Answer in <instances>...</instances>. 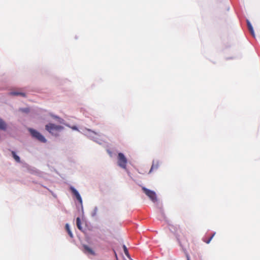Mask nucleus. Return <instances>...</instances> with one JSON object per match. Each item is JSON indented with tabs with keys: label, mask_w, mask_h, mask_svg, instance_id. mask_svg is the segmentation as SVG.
<instances>
[{
	"label": "nucleus",
	"mask_w": 260,
	"mask_h": 260,
	"mask_svg": "<svg viewBox=\"0 0 260 260\" xmlns=\"http://www.w3.org/2000/svg\"><path fill=\"white\" fill-rule=\"evenodd\" d=\"M20 111H21L23 112L28 113L29 111V110L28 108H24V109H21Z\"/></svg>",
	"instance_id": "16"
},
{
	"label": "nucleus",
	"mask_w": 260,
	"mask_h": 260,
	"mask_svg": "<svg viewBox=\"0 0 260 260\" xmlns=\"http://www.w3.org/2000/svg\"><path fill=\"white\" fill-rule=\"evenodd\" d=\"M247 26H248V29H249L250 32L251 33V34L252 35L253 37H254V32L253 28L250 22L248 20H247Z\"/></svg>",
	"instance_id": "7"
},
{
	"label": "nucleus",
	"mask_w": 260,
	"mask_h": 260,
	"mask_svg": "<svg viewBox=\"0 0 260 260\" xmlns=\"http://www.w3.org/2000/svg\"><path fill=\"white\" fill-rule=\"evenodd\" d=\"M29 132L34 138H36L39 141L43 143H45L46 142V139L45 137L37 131L32 128H29Z\"/></svg>",
	"instance_id": "2"
},
{
	"label": "nucleus",
	"mask_w": 260,
	"mask_h": 260,
	"mask_svg": "<svg viewBox=\"0 0 260 260\" xmlns=\"http://www.w3.org/2000/svg\"><path fill=\"white\" fill-rule=\"evenodd\" d=\"M215 233H214L208 240H204V242H206L207 244H209L212 239V238H213V237L215 236Z\"/></svg>",
	"instance_id": "14"
},
{
	"label": "nucleus",
	"mask_w": 260,
	"mask_h": 260,
	"mask_svg": "<svg viewBox=\"0 0 260 260\" xmlns=\"http://www.w3.org/2000/svg\"><path fill=\"white\" fill-rule=\"evenodd\" d=\"M186 257L187 260H190V257L188 254L186 255Z\"/></svg>",
	"instance_id": "18"
},
{
	"label": "nucleus",
	"mask_w": 260,
	"mask_h": 260,
	"mask_svg": "<svg viewBox=\"0 0 260 260\" xmlns=\"http://www.w3.org/2000/svg\"><path fill=\"white\" fill-rule=\"evenodd\" d=\"M11 153H12V156L13 157L14 159L17 162H20V157L16 154V153L14 151H12Z\"/></svg>",
	"instance_id": "11"
},
{
	"label": "nucleus",
	"mask_w": 260,
	"mask_h": 260,
	"mask_svg": "<svg viewBox=\"0 0 260 260\" xmlns=\"http://www.w3.org/2000/svg\"><path fill=\"white\" fill-rule=\"evenodd\" d=\"M178 242H179V244H180V245L182 247H183V245H185V244H184V243H182V241H181V240H180L179 239H178Z\"/></svg>",
	"instance_id": "17"
},
{
	"label": "nucleus",
	"mask_w": 260,
	"mask_h": 260,
	"mask_svg": "<svg viewBox=\"0 0 260 260\" xmlns=\"http://www.w3.org/2000/svg\"><path fill=\"white\" fill-rule=\"evenodd\" d=\"M76 224H77V228L80 230H81V229H82V228H81V222L80 218L79 217H77V219H76Z\"/></svg>",
	"instance_id": "13"
},
{
	"label": "nucleus",
	"mask_w": 260,
	"mask_h": 260,
	"mask_svg": "<svg viewBox=\"0 0 260 260\" xmlns=\"http://www.w3.org/2000/svg\"><path fill=\"white\" fill-rule=\"evenodd\" d=\"M83 252L87 255H95V253L94 250L86 245H83Z\"/></svg>",
	"instance_id": "5"
},
{
	"label": "nucleus",
	"mask_w": 260,
	"mask_h": 260,
	"mask_svg": "<svg viewBox=\"0 0 260 260\" xmlns=\"http://www.w3.org/2000/svg\"><path fill=\"white\" fill-rule=\"evenodd\" d=\"M10 94L12 95H17V96L20 95L22 96H25V94L24 92H18V91L11 92L10 93Z\"/></svg>",
	"instance_id": "10"
},
{
	"label": "nucleus",
	"mask_w": 260,
	"mask_h": 260,
	"mask_svg": "<svg viewBox=\"0 0 260 260\" xmlns=\"http://www.w3.org/2000/svg\"><path fill=\"white\" fill-rule=\"evenodd\" d=\"M118 165L122 169H126L127 164V159L124 155L122 153H119L118 154Z\"/></svg>",
	"instance_id": "3"
},
{
	"label": "nucleus",
	"mask_w": 260,
	"mask_h": 260,
	"mask_svg": "<svg viewBox=\"0 0 260 260\" xmlns=\"http://www.w3.org/2000/svg\"><path fill=\"white\" fill-rule=\"evenodd\" d=\"M142 190L153 202L157 201L156 194L154 191L149 190L145 187H142Z\"/></svg>",
	"instance_id": "4"
},
{
	"label": "nucleus",
	"mask_w": 260,
	"mask_h": 260,
	"mask_svg": "<svg viewBox=\"0 0 260 260\" xmlns=\"http://www.w3.org/2000/svg\"><path fill=\"white\" fill-rule=\"evenodd\" d=\"M123 250H124V252L125 254L127 256H129V254H128V250H127V248L126 247V246L125 245H123Z\"/></svg>",
	"instance_id": "15"
},
{
	"label": "nucleus",
	"mask_w": 260,
	"mask_h": 260,
	"mask_svg": "<svg viewBox=\"0 0 260 260\" xmlns=\"http://www.w3.org/2000/svg\"><path fill=\"white\" fill-rule=\"evenodd\" d=\"M46 129L51 134L59 132L63 129V127L61 125H55L53 123H49L45 126Z\"/></svg>",
	"instance_id": "1"
},
{
	"label": "nucleus",
	"mask_w": 260,
	"mask_h": 260,
	"mask_svg": "<svg viewBox=\"0 0 260 260\" xmlns=\"http://www.w3.org/2000/svg\"><path fill=\"white\" fill-rule=\"evenodd\" d=\"M65 228H66V229L68 234L69 235L70 237L71 238H73V234H72V232H71V230L70 229L69 224L67 223L66 224Z\"/></svg>",
	"instance_id": "12"
},
{
	"label": "nucleus",
	"mask_w": 260,
	"mask_h": 260,
	"mask_svg": "<svg viewBox=\"0 0 260 260\" xmlns=\"http://www.w3.org/2000/svg\"><path fill=\"white\" fill-rule=\"evenodd\" d=\"M159 167V162L158 161L153 162L151 168L150 170L149 173L152 172L154 170L157 169Z\"/></svg>",
	"instance_id": "8"
},
{
	"label": "nucleus",
	"mask_w": 260,
	"mask_h": 260,
	"mask_svg": "<svg viewBox=\"0 0 260 260\" xmlns=\"http://www.w3.org/2000/svg\"><path fill=\"white\" fill-rule=\"evenodd\" d=\"M7 128V124L5 122L0 118V129L5 130Z\"/></svg>",
	"instance_id": "9"
},
{
	"label": "nucleus",
	"mask_w": 260,
	"mask_h": 260,
	"mask_svg": "<svg viewBox=\"0 0 260 260\" xmlns=\"http://www.w3.org/2000/svg\"><path fill=\"white\" fill-rule=\"evenodd\" d=\"M70 189L72 191V193L76 196L77 199L79 201L81 202L82 199H81V197L80 195L79 194V192H78V191L73 187H71Z\"/></svg>",
	"instance_id": "6"
}]
</instances>
